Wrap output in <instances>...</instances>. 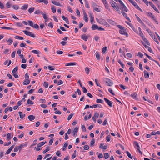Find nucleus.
<instances>
[{
	"label": "nucleus",
	"mask_w": 160,
	"mask_h": 160,
	"mask_svg": "<svg viewBox=\"0 0 160 160\" xmlns=\"http://www.w3.org/2000/svg\"><path fill=\"white\" fill-rule=\"evenodd\" d=\"M97 21L99 23L105 25L106 26H109V25L107 23L106 20L103 19L101 18L98 19L96 18Z\"/></svg>",
	"instance_id": "nucleus-1"
},
{
	"label": "nucleus",
	"mask_w": 160,
	"mask_h": 160,
	"mask_svg": "<svg viewBox=\"0 0 160 160\" xmlns=\"http://www.w3.org/2000/svg\"><path fill=\"white\" fill-rule=\"evenodd\" d=\"M25 80L23 82V84L24 85H27L29 84L30 80H29V76L28 73H27L25 75Z\"/></svg>",
	"instance_id": "nucleus-2"
},
{
	"label": "nucleus",
	"mask_w": 160,
	"mask_h": 160,
	"mask_svg": "<svg viewBox=\"0 0 160 160\" xmlns=\"http://www.w3.org/2000/svg\"><path fill=\"white\" fill-rule=\"evenodd\" d=\"M133 5L134 7L138 9L142 12V10L140 8V7L138 6V5L137 4L136 2L133 1V0H129V1Z\"/></svg>",
	"instance_id": "nucleus-3"
},
{
	"label": "nucleus",
	"mask_w": 160,
	"mask_h": 160,
	"mask_svg": "<svg viewBox=\"0 0 160 160\" xmlns=\"http://www.w3.org/2000/svg\"><path fill=\"white\" fill-rule=\"evenodd\" d=\"M23 32H24L25 34L29 36L32 38H35V36L34 35V34L32 33L31 32H30L29 31H26V30H24L23 31Z\"/></svg>",
	"instance_id": "nucleus-4"
},
{
	"label": "nucleus",
	"mask_w": 160,
	"mask_h": 160,
	"mask_svg": "<svg viewBox=\"0 0 160 160\" xmlns=\"http://www.w3.org/2000/svg\"><path fill=\"white\" fill-rule=\"evenodd\" d=\"M119 8L122 11L125 12H127L128 10V8L123 3L120 5Z\"/></svg>",
	"instance_id": "nucleus-5"
},
{
	"label": "nucleus",
	"mask_w": 160,
	"mask_h": 160,
	"mask_svg": "<svg viewBox=\"0 0 160 160\" xmlns=\"http://www.w3.org/2000/svg\"><path fill=\"white\" fill-rule=\"evenodd\" d=\"M119 32L121 34L125 35L127 37L128 36V34L127 32H126V30L124 28L122 29H120Z\"/></svg>",
	"instance_id": "nucleus-6"
},
{
	"label": "nucleus",
	"mask_w": 160,
	"mask_h": 160,
	"mask_svg": "<svg viewBox=\"0 0 160 160\" xmlns=\"http://www.w3.org/2000/svg\"><path fill=\"white\" fill-rule=\"evenodd\" d=\"M104 99L105 102L110 107H112V103L111 101L106 98H104Z\"/></svg>",
	"instance_id": "nucleus-7"
},
{
	"label": "nucleus",
	"mask_w": 160,
	"mask_h": 160,
	"mask_svg": "<svg viewBox=\"0 0 160 160\" xmlns=\"http://www.w3.org/2000/svg\"><path fill=\"white\" fill-rule=\"evenodd\" d=\"M89 17L90 18V21L91 23H93V22L94 21V17L93 15V14L91 12H90L89 13Z\"/></svg>",
	"instance_id": "nucleus-8"
},
{
	"label": "nucleus",
	"mask_w": 160,
	"mask_h": 160,
	"mask_svg": "<svg viewBox=\"0 0 160 160\" xmlns=\"http://www.w3.org/2000/svg\"><path fill=\"white\" fill-rule=\"evenodd\" d=\"M106 82L107 84V85L109 86H111L113 84L112 81L109 79H107Z\"/></svg>",
	"instance_id": "nucleus-9"
},
{
	"label": "nucleus",
	"mask_w": 160,
	"mask_h": 160,
	"mask_svg": "<svg viewBox=\"0 0 160 160\" xmlns=\"http://www.w3.org/2000/svg\"><path fill=\"white\" fill-rule=\"evenodd\" d=\"M151 18L153 21L154 22L157 24H158V22L157 21L156 17L154 15H152L151 13Z\"/></svg>",
	"instance_id": "nucleus-10"
},
{
	"label": "nucleus",
	"mask_w": 160,
	"mask_h": 160,
	"mask_svg": "<svg viewBox=\"0 0 160 160\" xmlns=\"http://www.w3.org/2000/svg\"><path fill=\"white\" fill-rule=\"evenodd\" d=\"M14 146V145H12V146H11L10 148L8 149L7 151L6 152L5 154H9L10 153L11 151L12 150V149H13Z\"/></svg>",
	"instance_id": "nucleus-11"
},
{
	"label": "nucleus",
	"mask_w": 160,
	"mask_h": 160,
	"mask_svg": "<svg viewBox=\"0 0 160 160\" xmlns=\"http://www.w3.org/2000/svg\"><path fill=\"white\" fill-rule=\"evenodd\" d=\"M83 13L84 15V20L85 22H88V19L87 14L85 11H83Z\"/></svg>",
	"instance_id": "nucleus-12"
},
{
	"label": "nucleus",
	"mask_w": 160,
	"mask_h": 160,
	"mask_svg": "<svg viewBox=\"0 0 160 160\" xmlns=\"http://www.w3.org/2000/svg\"><path fill=\"white\" fill-rule=\"evenodd\" d=\"M78 130V127H75L73 131V135L75 137L77 135Z\"/></svg>",
	"instance_id": "nucleus-13"
},
{
	"label": "nucleus",
	"mask_w": 160,
	"mask_h": 160,
	"mask_svg": "<svg viewBox=\"0 0 160 160\" xmlns=\"http://www.w3.org/2000/svg\"><path fill=\"white\" fill-rule=\"evenodd\" d=\"M151 6L157 12L159 13V11L156 7H155L154 4L151 2Z\"/></svg>",
	"instance_id": "nucleus-14"
},
{
	"label": "nucleus",
	"mask_w": 160,
	"mask_h": 160,
	"mask_svg": "<svg viewBox=\"0 0 160 160\" xmlns=\"http://www.w3.org/2000/svg\"><path fill=\"white\" fill-rule=\"evenodd\" d=\"M27 143L25 142L24 144H21L19 146H18V147L19 148V149L21 150L23 148V147H26L27 146Z\"/></svg>",
	"instance_id": "nucleus-15"
},
{
	"label": "nucleus",
	"mask_w": 160,
	"mask_h": 160,
	"mask_svg": "<svg viewBox=\"0 0 160 160\" xmlns=\"http://www.w3.org/2000/svg\"><path fill=\"white\" fill-rule=\"evenodd\" d=\"M88 38V37L85 34H83L81 36V38L86 41H87Z\"/></svg>",
	"instance_id": "nucleus-16"
},
{
	"label": "nucleus",
	"mask_w": 160,
	"mask_h": 160,
	"mask_svg": "<svg viewBox=\"0 0 160 160\" xmlns=\"http://www.w3.org/2000/svg\"><path fill=\"white\" fill-rule=\"evenodd\" d=\"M151 36L157 44H158L159 43L157 39L155 36L151 34Z\"/></svg>",
	"instance_id": "nucleus-17"
},
{
	"label": "nucleus",
	"mask_w": 160,
	"mask_h": 160,
	"mask_svg": "<svg viewBox=\"0 0 160 160\" xmlns=\"http://www.w3.org/2000/svg\"><path fill=\"white\" fill-rule=\"evenodd\" d=\"M36 1L38 2H43L47 5L48 2V0H37Z\"/></svg>",
	"instance_id": "nucleus-18"
},
{
	"label": "nucleus",
	"mask_w": 160,
	"mask_h": 160,
	"mask_svg": "<svg viewBox=\"0 0 160 160\" xmlns=\"http://www.w3.org/2000/svg\"><path fill=\"white\" fill-rule=\"evenodd\" d=\"M35 118V116L33 115H30L28 117V118L30 121L33 120Z\"/></svg>",
	"instance_id": "nucleus-19"
},
{
	"label": "nucleus",
	"mask_w": 160,
	"mask_h": 160,
	"mask_svg": "<svg viewBox=\"0 0 160 160\" xmlns=\"http://www.w3.org/2000/svg\"><path fill=\"white\" fill-rule=\"evenodd\" d=\"M46 143V142H42L38 143L37 145V147L38 148H39L41 147L45 144Z\"/></svg>",
	"instance_id": "nucleus-20"
},
{
	"label": "nucleus",
	"mask_w": 160,
	"mask_h": 160,
	"mask_svg": "<svg viewBox=\"0 0 160 160\" xmlns=\"http://www.w3.org/2000/svg\"><path fill=\"white\" fill-rule=\"evenodd\" d=\"M52 2L54 4L58 6H61V5L60 4L59 2H56V1L54 0L52 1Z\"/></svg>",
	"instance_id": "nucleus-21"
},
{
	"label": "nucleus",
	"mask_w": 160,
	"mask_h": 160,
	"mask_svg": "<svg viewBox=\"0 0 160 160\" xmlns=\"http://www.w3.org/2000/svg\"><path fill=\"white\" fill-rule=\"evenodd\" d=\"M144 75L145 78H149V73H148V72H147L146 70H145L144 71Z\"/></svg>",
	"instance_id": "nucleus-22"
},
{
	"label": "nucleus",
	"mask_w": 160,
	"mask_h": 160,
	"mask_svg": "<svg viewBox=\"0 0 160 160\" xmlns=\"http://www.w3.org/2000/svg\"><path fill=\"white\" fill-rule=\"evenodd\" d=\"M108 21L109 23L112 25H115L116 24V23L114 21H112L111 19H108Z\"/></svg>",
	"instance_id": "nucleus-23"
},
{
	"label": "nucleus",
	"mask_w": 160,
	"mask_h": 160,
	"mask_svg": "<svg viewBox=\"0 0 160 160\" xmlns=\"http://www.w3.org/2000/svg\"><path fill=\"white\" fill-rule=\"evenodd\" d=\"M28 8V4H24L21 8V9L23 10H26Z\"/></svg>",
	"instance_id": "nucleus-24"
},
{
	"label": "nucleus",
	"mask_w": 160,
	"mask_h": 160,
	"mask_svg": "<svg viewBox=\"0 0 160 160\" xmlns=\"http://www.w3.org/2000/svg\"><path fill=\"white\" fill-rule=\"evenodd\" d=\"M92 28L93 30L98 29V26L97 25L93 24L92 25Z\"/></svg>",
	"instance_id": "nucleus-25"
},
{
	"label": "nucleus",
	"mask_w": 160,
	"mask_h": 160,
	"mask_svg": "<svg viewBox=\"0 0 160 160\" xmlns=\"http://www.w3.org/2000/svg\"><path fill=\"white\" fill-rule=\"evenodd\" d=\"M18 113L19 115L20 118L21 119L22 118H23L25 116V114H23L22 112H18Z\"/></svg>",
	"instance_id": "nucleus-26"
},
{
	"label": "nucleus",
	"mask_w": 160,
	"mask_h": 160,
	"mask_svg": "<svg viewBox=\"0 0 160 160\" xmlns=\"http://www.w3.org/2000/svg\"><path fill=\"white\" fill-rule=\"evenodd\" d=\"M76 64V62H69L67 63L65 66H71V65H75Z\"/></svg>",
	"instance_id": "nucleus-27"
},
{
	"label": "nucleus",
	"mask_w": 160,
	"mask_h": 160,
	"mask_svg": "<svg viewBox=\"0 0 160 160\" xmlns=\"http://www.w3.org/2000/svg\"><path fill=\"white\" fill-rule=\"evenodd\" d=\"M62 19L66 22L67 23L69 24V21L68 18H66L64 16L62 17Z\"/></svg>",
	"instance_id": "nucleus-28"
},
{
	"label": "nucleus",
	"mask_w": 160,
	"mask_h": 160,
	"mask_svg": "<svg viewBox=\"0 0 160 160\" xmlns=\"http://www.w3.org/2000/svg\"><path fill=\"white\" fill-rule=\"evenodd\" d=\"M1 28L3 29L13 30V29L12 28H11L10 27H7L4 26L1 27Z\"/></svg>",
	"instance_id": "nucleus-29"
},
{
	"label": "nucleus",
	"mask_w": 160,
	"mask_h": 160,
	"mask_svg": "<svg viewBox=\"0 0 160 160\" xmlns=\"http://www.w3.org/2000/svg\"><path fill=\"white\" fill-rule=\"evenodd\" d=\"M18 66L16 67L12 71V74L15 73L18 70Z\"/></svg>",
	"instance_id": "nucleus-30"
},
{
	"label": "nucleus",
	"mask_w": 160,
	"mask_h": 160,
	"mask_svg": "<svg viewBox=\"0 0 160 160\" xmlns=\"http://www.w3.org/2000/svg\"><path fill=\"white\" fill-rule=\"evenodd\" d=\"M50 150L49 147L48 146H47L46 147V149L43 151V153L45 154L47 152Z\"/></svg>",
	"instance_id": "nucleus-31"
},
{
	"label": "nucleus",
	"mask_w": 160,
	"mask_h": 160,
	"mask_svg": "<svg viewBox=\"0 0 160 160\" xmlns=\"http://www.w3.org/2000/svg\"><path fill=\"white\" fill-rule=\"evenodd\" d=\"M34 7H31V8H30L28 10V12L29 13H31L32 12L34 11Z\"/></svg>",
	"instance_id": "nucleus-32"
},
{
	"label": "nucleus",
	"mask_w": 160,
	"mask_h": 160,
	"mask_svg": "<svg viewBox=\"0 0 160 160\" xmlns=\"http://www.w3.org/2000/svg\"><path fill=\"white\" fill-rule=\"evenodd\" d=\"M134 144H135V145L136 147V148L138 149V150H139L140 148L139 146L138 143L137 142H135Z\"/></svg>",
	"instance_id": "nucleus-33"
},
{
	"label": "nucleus",
	"mask_w": 160,
	"mask_h": 160,
	"mask_svg": "<svg viewBox=\"0 0 160 160\" xmlns=\"http://www.w3.org/2000/svg\"><path fill=\"white\" fill-rule=\"evenodd\" d=\"M11 134L10 133H8L7 134V139L8 140H10L11 139V138H12V137H11Z\"/></svg>",
	"instance_id": "nucleus-34"
},
{
	"label": "nucleus",
	"mask_w": 160,
	"mask_h": 160,
	"mask_svg": "<svg viewBox=\"0 0 160 160\" xmlns=\"http://www.w3.org/2000/svg\"><path fill=\"white\" fill-rule=\"evenodd\" d=\"M121 13H122L123 14V16L125 17L128 20H129L130 19L128 17H127V14L126 13H125L124 12H121Z\"/></svg>",
	"instance_id": "nucleus-35"
},
{
	"label": "nucleus",
	"mask_w": 160,
	"mask_h": 160,
	"mask_svg": "<svg viewBox=\"0 0 160 160\" xmlns=\"http://www.w3.org/2000/svg\"><path fill=\"white\" fill-rule=\"evenodd\" d=\"M135 16L136 17V18L137 19V20L138 21L141 23L143 24V23L142 22V21L141 20V19L136 15L135 14Z\"/></svg>",
	"instance_id": "nucleus-36"
},
{
	"label": "nucleus",
	"mask_w": 160,
	"mask_h": 160,
	"mask_svg": "<svg viewBox=\"0 0 160 160\" xmlns=\"http://www.w3.org/2000/svg\"><path fill=\"white\" fill-rule=\"evenodd\" d=\"M85 72L87 74H88L90 70L89 68L88 67H86L85 68Z\"/></svg>",
	"instance_id": "nucleus-37"
},
{
	"label": "nucleus",
	"mask_w": 160,
	"mask_h": 160,
	"mask_svg": "<svg viewBox=\"0 0 160 160\" xmlns=\"http://www.w3.org/2000/svg\"><path fill=\"white\" fill-rule=\"evenodd\" d=\"M14 38L16 39H18L20 40H23L24 39V38H23V37H22L18 36H15L14 37Z\"/></svg>",
	"instance_id": "nucleus-38"
},
{
	"label": "nucleus",
	"mask_w": 160,
	"mask_h": 160,
	"mask_svg": "<svg viewBox=\"0 0 160 160\" xmlns=\"http://www.w3.org/2000/svg\"><path fill=\"white\" fill-rule=\"evenodd\" d=\"M95 143V140L94 139H92L90 142V146L91 147H92L93 146L94 144Z\"/></svg>",
	"instance_id": "nucleus-39"
},
{
	"label": "nucleus",
	"mask_w": 160,
	"mask_h": 160,
	"mask_svg": "<svg viewBox=\"0 0 160 160\" xmlns=\"http://www.w3.org/2000/svg\"><path fill=\"white\" fill-rule=\"evenodd\" d=\"M7 42L9 43L8 45H10L12 43L13 40L11 39H9L7 40Z\"/></svg>",
	"instance_id": "nucleus-40"
},
{
	"label": "nucleus",
	"mask_w": 160,
	"mask_h": 160,
	"mask_svg": "<svg viewBox=\"0 0 160 160\" xmlns=\"http://www.w3.org/2000/svg\"><path fill=\"white\" fill-rule=\"evenodd\" d=\"M28 24L31 27H33V23L31 21H28Z\"/></svg>",
	"instance_id": "nucleus-41"
},
{
	"label": "nucleus",
	"mask_w": 160,
	"mask_h": 160,
	"mask_svg": "<svg viewBox=\"0 0 160 160\" xmlns=\"http://www.w3.org/2000/svg\"><path fill=\"white\" fill-rule=\"evenodd\" d=\"M42 12L39 10H36L34 12V13L36 14H39L40 13L42 14Z\"/></svg>",
	"instance_id": "nucleus-42"
},
{
	"label": "nucleus",
	"mask_w": 160,
	"mask_h": 160,
	"mask_svg": "<svg viewBox=\"0 0 160 160\" xmlns=\"http://www.w3.org/2000/svg\"><path fill=\"white\" fill-rule=\"evenodd\" d=\"M111 4L112 6L113 7H114L116 6V3L114 1L112 0V1L111 2Z\"/></svg>",
	"instance_id": "nucleus-43"
},
{
	"label": "nucleus",
	"mask_w": 160,
	"mask_h": 160,
	"mask_svg": "<svg viewBox=\"0 0 160 160\" xmlns=\"http://www.w3.org/2000/svg\"><path fill=\"white\" fill-rule=\"evenodd\" d=\"M51 9L52 11V12L53 13H55L56 12V9L55 8L54 6H52L51 7Z\"/></svg>",
	"instance_id": "nucleus-44"
},
{
	"label": "nucleus",
	"mask_w": 160,
	"mask_h": 160,
	"mask_svg": "<svg viewBox=\"0 0 160 160\" xmlns=\"http://www.w3.org/2000/svg\"><path fill=\"white\" fill-rule=\"evenodd\" d=\"M42 14L43 15V18L45 20V22H46V20H47L48 18L46 15L45 14H44L42 12Z\"/></svg>",
	"instance_id": "nucleus-45"
},
{
	"label": "nucleus",
	"mask_w": 160,
	"mask_h": 160,
	"mask_svg": "<svg viewBox=\"0 0 160 160\" xmlns=\"http://www.w3.org/2000/svg\"><path fill=\"white\" fill-rule=\"evenodd\" d=\"M118 62L121 65L122 68H124V65L122 63L120 60H118Z\"/></svg>",
	"instance_id": "nucleus-46"
},
{
	"label": "nucleus",
	"mask_w": 160,
	"mask_h": 160,
	"mask_svg": "<svg viewBox=\"0 0 160 160\" xmlns=\"http://www.w3.org/2000/svg\"><path fill=\"white\" fill-rule=\"evenodd\" d=\"M73 115H74V114H73V113H71V114H70L69 115V116H68V118H67L68 120H69L73 116Z\"/></svg>",
	"instance_id": "nucleus-47"
},
{
	"label": "nucleus",
	"mask_w": 160,
	"mask_h": 160,
	"mask_svg": "<svg viewBox=\"0 0 160 160\" xmlns=\"http://www.w3.org/2000/svg\"><path fill=\"white\" fill-rule=\"evenodd\" d=\"M27 103L28 104L32 105L33 104V102L32 101L28 99L27 101Z\"/></svg>",
	"instance_id": "nucleus-48"
},
{
	"label": "nucleus",
	"mask_w": 160,
	"mask_h": 160,
	"mask_svg": "<svg viewBox=\"0 0 160 160\" xmlns=\"http://www.w3.org/2000/svg\"><path fill=\"white\" fill-rule=\"evenodd\" d=\"M126 153H127V155L128 156V157L129 158H130L132 159V157L131 155V154L128 151H127Z\"/></svg>",
	"instance_id": "nucleus-49"
},
{
	"label": "nucleus",
	"mask_w": 160,
	"mask_h": 160,
	"mask_svg": "<svg viewBox=\"0 0 160 160\" xmlns=\"http://www.w3.org/2000/svg\"><path fill=\"white\" fill-rule=\"evenodd\" d=\"M144 42L146 43L147 45H149V41L146 38H143Z\"/></svg>",
	"instance_id": "nucleus-50"
},
{
	"label": "nucleus",
	"mask_w": 160,
	"mask_h": 160,
	"mask_svg": "<svg viewBox=\"0 0 160 160\" xmlns=\"http://www.w3.org/2000/svg\"><path fill=\"white\" fill-rule=\"evenodd\" d=\"M103 102V100L101 99H98L96 100V102L97 103H102Z\"/></svg>",
	"instance_id": "nucleus-51"
},
{
	"label": "nucleus",
	"mask_w": 160,
	"mask_h": 160,
	"mask_svg": "<svg viewBox=\"0 0 160 160\" xmlns=\"http://www.w3.org/2000/svg\"><path fill=\"white\" fill-rule=\"evenodd\" d=\"M13 8L15 10H18L19 9V7L18 5H13L12 6Z\"/></svg>",
	"instance_id": "nucleus-52"
},
{
	"label": "nucleus",
	"mask_w": 160,
	"mask_h": 160,
	"mask_svg": "<svg viewBox=\"0 0 160 160\" xmlns=\"http://www.w3.org/2000/svg\"><path fill=\"white\" fill-rule=\"evenodd\" d=\"M109 157V154L108 153H105L104 154V158L106 159L108 158Z\"/></svg>",
	"instance_id": "nucleus-53"
},
{
	"label": "nucleus",
	"mask_w": 160,
	"mask_h": 160,
	"mask_svg": "<svg viewBox=\"0 0 160 160\" xmlns=\"http://www.w3.org/2000/svg\"><path fill=\"white\" fill-rule=\"evenodd\" d=\"M32 52L36 54H38L39 53V51L35 50H32Z\"/></svg>",
	"instance_id": "nucleus-54"
},
{
	"label": "nucleus",
	"mask_w": 160,
	"mask_h": 160,
	"mask_svg": "<svg viewBox=\"0 0 160 160\" xmlns=\"http://www.w3.org/2000/svg\"><path fill=\"white\" fill-rule=\"evenodd\" d=\"M108 91L112 95H115V94L113 92L112 90V89L111 88H109L108 89Z\"/></svg>",
	"instance_id": "nucleus-55"
},
{
	"label": "nucleus",
	"mask_w": 160,
	"mask_h": 160,
	"mask_svg": "<svg viewBox=\"0 0 160 160\" xmlns=\"http://www.w3.org/2000/svg\"><path fill=\"white\" fill-rule=\"evenodd\" d=\"M83 148L85 150H87L89 149V147L88 145H86L84 146Z\"/></svg>",
	"instance_id": "nucleus-56"
},
{
	"label": "nucleus",
	"mask_w": 160,
	"mask_h": 160,
	"mask_svg": "<svg viewBox=\"0 0 160 160\" xmlns=\"http://www.w3.org/2000/svg\"><path fill=\"white\" fill-rule=\"evenodd\" d=\"M16 53V51H14L11 54V57L12 58H13L15 57Z\"/></svg>",
	"instance_id": "nucleus-57"
},
{
	"label": "nucleus",
	"mask_w": 160,
	"mask_h": 160,
	"mask_svg": "<svg viewBox=\"0 0 160 160\" xmlns=\"http://www.w3.org/2000/svg\"><path fill=\"white\" fill-rule=\"evenodd\" d=\"M107 48L106 47H104L102 48V52L103 53H104L106 50H107Z\"/></svg>",
	"instance_id": "nucleus-58"
},
{
	"label": "nucleus",
	"mask_w": 160,
	"mask_h": 160,
	"mask_svg": "<svg viewBox=\"0 0 160 160\" xmlns=\"http://www.w3.org/2000/svg\"><path fill=\"white\" fill-rule=\"evenodd\" d=\"M44 87L46 88H48V82H44Z\"/></svg>",
	"instance_id": "nucleus-59"
},
{
	"label": "nucleus",
	"mask_w": 160,
	"mask_h": 160,
	"mask_svg": "<svg viewBox=\"0 0 160 160\" xmlns=\"http://www.w3.org/2000/svg\"><path fill=\"white\" fill-rule=\"evenodd\" d=\"M94 117L95 118H98L99 117V113L97 112H95L94 113Z\"/></svg>",
	"instance_id": "nucleus-60"
},
{
	"label": "nucleus",
	"mask_w": 160,
	"mask_h": 160,
	"mask_svg": "<svg viewBox=\"0 0 160 160\" xmlns=\"http://www.w3.org/2000/svg\"><path fill=\"white\" fill-rule=\"evenodd\" d=\"M53 139L52 138L50 139V140H49V145H51L52 144V143L53 142Z\"/></svg>",
	"instance_id": "nucleus-61"
},
{
	"label": "nucleus",
	"mask_w": 160,
	"mask_h": 160,
	"mask_svg": "<svg viewBox=\"0 0 160 160\" xmlns=\"http://www.w3.org/2000/svg\"><path fill=\"white\" fill-rule=\"evenodd\" d=\"M106 139L108 142H109L110 140V135H108L106 137Z\"/></svg>",
	"instance_id": "nucleus-62"
},
{
	"label": "nucleus",
	"mask_w": 160,
	"mask_h": 160,
	"mask_svg": "<svg viewBox=\"0 0 160 160\" xmlns=\"http://www.w3.org/2000/svg\"><path fill=\"white\" fill-rule=\"evenodd\" d=\"M96 57L98 59H100V55L98 52H96Z\"/></svg>",
	"instance_id": "nucleus-63"
},
{
	"label": "nucleus",
	"mask_w": 160,
	"mask_h": 160,
	"mask_svg": "<svg viewBox=\"0 0 160 160\" xmlns=\"http://www.w3.org/2000/svg\"><path fill=\"white\" fill-rule=\"evenodd\" d=\"M42 158V156L41 155H39L38 156V158H37V160H41Z\"/></svg>",
	"instance_id": "nucleus-64"
}]
</instances>
